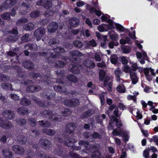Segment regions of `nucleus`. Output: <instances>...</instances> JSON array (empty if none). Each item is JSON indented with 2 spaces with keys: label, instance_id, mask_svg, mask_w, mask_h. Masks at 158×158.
<instances>
[{
  "label": "nucleus",
  "instance_id": "32",
  "mask_svg": "<svg viewBox=\"0 0 158 158\" xmlns=\"http://www.w3.org/2000/svg\"><path fill=\"white\" fill-rule=\"evenodd\" d=\"M115 28L117 31L120 32H124L125 31H129V30L127 29H125L124 27L121 24L118 23H115Z\"/></svg>",
  "mask_w": 158,
  "mask_h": 158
},
{
  "label": "nucleus",
  "instance_id": "51",
  "mask_svg": "<svg viewBox=\"0 0 158 158\" xmlns=\"http://www.w3.org/2000/svg\"><path fill=\"white\" fill-rule=\"evenodd\" d=\"M28 121L29 124L33 127H35L36 125V120L34 118H28Z\"/></svg>",
  "mask_w": 158,
  "mask_h": 158
},
{
  "label": "nucleus",
  "instance_id": "57",
  "mask_svg": "<svg viewBox=\"0 0 158 158\" xmlns=\"http://www.w3.org/2000/svg\"><path fill=\"white\" fill-rule=\"evenodd\" d=\"M121 48L124 53H128L130 52V49L127 48L126 45L121 46Z\"/></svg>",
  "mask_w": 158,
  "mask_h": 158
},
{
  "label": "nucleus",
  "instance_id": "13",
  "mask_svg": "<svg viewBox=\"0 0 158 158\" xmlns=\"http://www.w3.org/2000/svg\"><path fill=\"white\" fill-rule=\"evenodd\" d=\"M39 55L40 56L46 57V59H50L51 58H54L56 55H53L52 53H51L49 51L47 52H39Z\"/></svg>",
  "mask_w": 158,
  "mask_h": 158
},
{
  "label": "nucleus",
  "instance_id": "41",
  "mask_svg": "<svg viewBox=\"0 0 158 158\" xmlns=\"http://www.w3.org/2000/svg\"><path fill=\"white\" fill-rule=\"evenodd\" d=\"M40 12L38 10H34L30 14V17L33 18H36L40 15Z\"/></svg>",
  "mask_w": 158,
  "mask_h": 158
},
{
  "label": "nucleus",
  "instance_id": "58",
  "mask_svg": "<svg viewBox=\"0 0 158 158\" xmlns=\"http://www.w3.org/2000/svg\"><path fill=\"white\" fill-rule=\"evenodd\" d=\"M92 136L94 139H101L102 135L96 132H94L92 135Z\"/></svg>",
  "mask_w": 158,
  "mask_h": 158
},
{
  "label": "nucleus",
  "instance_id": "63",
  "mask_svg": "<svg viewBox=\"0 0 158 158\" xmlns=\"http://www.w3.org/2000/svg\"><path fill=\"white\" fill-rule=\"evenodd\" d=\"M29 37V34L27 33L22 36L21 38V40L23 42H26L27 41V40Z\"/></svg>",
  "mask_w": 158,
  "mask_h": 158
},
{
  "label": "nucleus",
  "instance_id": "61",
  "mask_svg": "<svg viewBox=\"0 0 158 158\" xmlns=\"http://www.w3.org/2000/svg\"><path fill=\"white\" fill-rule=\"evenodd\" d=\"M117 90L120 93H124L125 92V90L124 89V86L122 85V86L118 85L117 88Z\"/></svg>",
  "mask_w": 158,
  "mask_h": 158
},
{
  "label": "nucleus",
  "instance_id": "18",
  "mask_svg": "<svg viewBox=\"0 0 158 158\" xmlns=\"http://www.w3.org/2000/svg\"><path fill=\"white\" fill-rule=\"evenodd\" d=\"M24 67L28 69H32L34 68V64L30 60H25L23 62Z\"/></svg>",
  "mask_w": 158,
  "mask_h": 158
},
{
  "label": "nucleus",
  "instance_id": "12",
  "mask_svg": "<svg viewBox=\"0 0 158 158\" xmlns=\"http://www.w3.org/2000/svg\"><path fill=\"white\" fill-rule=\"evenodd\" d=\"M12 150L16 154L19 155H23L25 152V149L23 147L17 145L13 146Z\"/></svg>",
  "mask_w": 158,
  "mask_h": 158
},
{
  "label": "nucleus",
  "instance_id": "10",
  "mask_svg": "<svg viewBox=\"0 0 158 158\" xmlns=\"http://www.w3.org/2000/svg\"><path fill=\"white\" fill-rule=\"evenodd\" d=\"M75 127L76 124L74 123L66 124L65 126V132L66 133H72L74 131Z\"/></svg>",
  "mask_w": 158,
  "mask_h": 158
},
{
  "label": "nucleus",
  "instance_id": "64",
  "mask_svg": "<svg viewBox=\"0 0 158 158\" xmlns=\"http://www.w3.org/2000/svg\"><path fill=\"white\" fill-rule=\"evenodd\" d=\"M128 35L132 39L135 40L136 38L135 31H133L132 33L129 32Z\"/></svg>",
  "mask_w": 158,
  "mask_h": 158
},
{
  "label": "nucleus",
  "instance_id": "14",
  "mask_svg": "<svg viewBox=\"0 0 158 158\" xmlns=\"http://www.w3.org/2000/svg\"><path fill=\"white\" fill-rule=\"evenodd\" d=\"M17 2L16 0H6L3 5V6L5 8H8L14 6Z\"/></svg>",
  "mask_w": 158,
  "mask_h": 158
},
{
  "label": "nucleus",
  "instance_id": "62",
  "mask_svg": "<svg viewBox=\"0 0 158 158\" xmlns=\"http://www.w3.org/2000/svg\"><path fill=\"white\" fill-rule=\"evenodd\" d=\"M28 19L26 18L23 17L19 19L17 22V23H25L27 22Z\"/></svg>",
  "mask_w": 158,
  "mask_h": 158
},
{
  "label": "nucleus",
  "instance_id": "6",
  "mask_svg": "<svg viewBox=\"0 0 158 158\" xmlns=\"http://www.w3.org/2000/svg\"><path fill=\"white\" fill-rule=\"evenodd\" d=\"M45 33L44 29L42 27H40L36 30L34 32L35 36L36 37V40H39L43 37Z\"/></svg>",
  "mask_w": 158,
  "mask_h": 158
},
{
  "label": "nucleus",
  "instance_id": "53",
  "mask_svg": "<svg viewBox=\"0 0 158 158\" xmlns=\"http://www.w3.org/2000/svg\"><path fill=\"white\" fill-rule=\"evenodd\" d=\"M131 78L132 80V83L133 84H135L138 81V78L137 77L136 74L132 75L131 76Z\"/></svg>",
  "mask_w": 158,
  "mask_h": 158
},
{
  "label": "nucleus",
  "instance_id": "59",
  "mask_svg": "<svg viewBox=\"0 0 158 158\" xmlns=\"http://www.w3.org/2000/svg\"><path fill=\"white\" fill-rule=\"evenodd\" d=\"M83 136L84 139H86L92 136V134L90 132H86L83 133Z\"/></svg>",
  "mask_w": 158,
  "mask_h": 158
},
{
  "label": "nucleus",
  "instance_id": "7",
  "mask_svg": "<svg viewBox=\"0 0 158 158\" xmlns=\"http://www.w3.org/2000/svg\"><path fill=\"white\" fill-rule=\"evenodd\" d=\"M76 142L77 140L74 138H68L65 140V144L68 147L71 146L73 149L77 150L80 148V147L73 146V143Z\"/></svg>",
  "mask_w": 158,
  "mask_h": 158
},
{
  "label": "nucleus",
  "instance_id": "47",
  "mask_svg": "<svg viewBox=\"0 0 158 158\" xmlns=\"http://www.w3.org/2000/svg\"><path fill=\"white\" fill-rule=\"evenodd\" d=\"M99 74V78L100 81H103L106 75L105 72L104 70L101 69L100 70Z\"/></svg>",
  "mask_w": 158,
  "mask_h": 158
},
{
  "label": "nucleus",
  "instance_id": "60",
  "mask_svg": "<svg viewBox=\"0 0 158 158\" xmlns=\"http://www.w3.org/2000/svg\"><path fill=\"white\" fill-rule=\"evenodd\" d=\"M53 88L54 89L56 92H59L61 93L63 92L62 90V88L59 85L57 86H54Z\"/></svg>",
  "mask_w": 158,
  "mask_h": 158
},
{
  "label": "nucleus",
  "instance_id": "39",
  "mask_svg": "<svg viewBox=\"0 0 158 158\" xmlns=\"http://www.w3.org/2000/svg\"><path fill=\"white\" fill-rule=\"evenodd\" d=\"M34 101L40 107H45L47 106V104H46V101H38L37 99H34Z\"/></svg>",
  "mask_w": 158,
  "mask_h": 158
},
{
  "label": "nucleus",
  "instance_id": "15",
  "mask_svg": "<svg viewBox=\"0 0 158 158\" xmlns=\"http://www.w3.org/2000/svg\"><path fill=\"white\" fill-rule=\"evenodd\" d=\"M30 77L33 79H37L38 80L41 81H44V77H45L44 74L41 75L40 74L35 73H32L30 74Z\"/></svg>",
  "mask_w": 158,
  "mask_h": 158
},
{
  "label": "nucleus",
  "instance_id": "37",
  "mask_svg": "<svg viewBox=\"0 0 158 158\" xmlns=\"http://www.w3.org/2000/svg\"><path fill=\"white\" fill-rule=\"evenodd\" d=\"M31 103V102L29 99L26 98H24L21 100L20 103L22 105L27 106L30 105Z\"/></svg>",
  "mask_w": 158,
  "mask_h": 158
},
{
  "label": "nucleus",
  "instance_id": "54",
  "mask_svg": "<svg viewBox=\"0 0 158 158\" xmlns=\"http://www.w3.org/2000/svg\"><path fill=\"white\" fill-rule=\"evenodd\" d=\"M87 45L88 46L94 47L96 46L97 43L94 39H92L91 40L89 41Z\"/></svg>",
  "mask_w": 158,
  "mask_h": 158
},
{
  "label": "nucleus",
  "instance_id": "23",
  "mask_svg": "<svg viewBox=\"0 0 158 158\" xmlns=\"http://www.w3.org/2000/svg\"><path fill=\"white\" fill-rule=\"evenodd\" d=\"M2 154L5 158H11L12 157V152L8 149H5L2 150Z\"/></svg>",
  "mask_w": 158,
  "mask_h": 158
},
{
  "label": "nucleus",
  "instance_id": "22",
  "mask_svg": "<svg viewBox=\"0 0 158 158\" xmlns=\"http://www.w3.org/2000/svg\"><path fill=\"white\" fill-rule=\"evenodd\" d=\"M83 63L85 66L89 69H93L95 66V63L91 60H85L83 61Z\"/></svg>",
  "mask_w": 158,
  "mask_h": 158
},
{
  "label": "nucleus",
  "instance_id": "48",
  "mask_svg": "<svg viewBox=\"0 0 158 158\" xmlns=\"http://www.w3.org/2000/svg\"><path fill=\"white\" fill-rule=\"evenodd\" d=\"M100 153L97 150H95L92 153L91 158H100Z\"/></svg>",
  "mask_w": 158,
  "mask_h": 158
},
{
  "label": "nucleus",
  "instance_id": "16",
  "mask_svg": "<svg viewBox=\"0 0 158 158\" xmlns=\"http://www.w3.org/2000/svg\"><path fill=\"white\" fill-rule=\"evenodd\" d=\"M29 7L27 3L23 2L20 8L19 13L22 15H25L27 13V10Z\"/></svg>",
  "mask_w": 158,
  "mask_h": 158
},
{
  "label": "nucleus",
  "instance_id": "17",
  "mask_svg": "<svg viewBox=\"0 0 158 158\" xmlns=\"http://www.w3.org/2000/svg\"><path fill=\"white\" fill-rule=\"evenodd\" d=\"M52 50L54 51V52H51L52 53L53 55H56L55 58L58 56L61 53H64L65 52L64 49L61 47H57L56 48H53Z\"/></svg>",
  "mask_w": 158,
  "mask_h": 158
},
{
  "label": "nucleus",
  "instance_id": "20",
  "mask_svg": "<svg viewBox=\"0 0 158 158\" xmlns=\"http://www.w3.org/2000/svg\"><path fill=\"white\" fill-rule=\"evenodd\" d=\"M41 89L40 86L38 85H30L27 88V90L29 93H33L38 91Z\"/></svg>",
  "mask_w": 158,
  "mask_h": 158
},
{
  "label": "nucleus",
  "instance_id": "40",
  "mask_svg": "<svg viewBox=\"0 0 158 158\" xmlns=\"http://www.w3.org/2000/svg\"><path fill=\"white\" fill-rule=\"evenodd\" d=\"M35 45L31 44H27L25 45V48L27 50H33L34 51L36 50L37 48H35Z\"/></svg>",
  "mask_w": 158,
  "mask_h": 158
},
{
  "label": "nucleus",
  "instance_id": "30",
  "mask_svg": "<svg viewBox=\"0 0 158 158\" xmlns=\"http://www.w3.org/2000/svg\"><path fill=\"white\" fill-rule=\"evenodd\" d=\"M15 67V70L17 72V76L19 77L22 78L24 75L25 73L19 66L17 65Z\"/></svg>",
  "mask_w": 158,
  "mask_h": 158
},
{
  "label": "nucleus",
  "instance_id": "21",
  "mask_svg": "<svg viewBox=\"0 0 158 158\" xmlns=\"http://www.w3.org/2000/svg\"><path fill=\"white\" fill-rule=\"evenodd\" d=\"M69 23L70 25L72 27H76L79 25L78 19L75 17L70 19Z\"/></svg>",
  "mask_w": 158,
  "mask_h": 158
},
{
  "label": "nucleus",
  "instance_id": "29",
  "mask_svg": "<svg viewBox=\"0 0 158 158\" xmlns=\"http://www.w3.org/2000/svg\"><path fill=\"white\" fill-rule=\"evenodd\" d=\"M43 133L49 136L54 135L56 133L55 131L50 129L45 128L43 131Z\"/></svg>",
  "mask_w": 158,
  "mask_h": 158
},
{
  "label": "nucleus",
  "instance_id": "28",
  "mask_svg": "<svg viewBox=\"0 0 158 158\" xmlns=\"http://www.w3.org/2000/svg\"><path fill=\"white\" fill-rule=\"evenodd\" d=\"M93 114L92 110L91 109L88 110L83 113L81 115V118L82 119L86 118L88 117H90Z\"/></svg>",
  "mask_w": 158,
  "mask_h": 158
},
{
  "label": "nucleus",
  "instance_id": "45",
  "mask_svg": "<svg viewBox=\"0 0 158 158\" xmlns=\"http://www.w3.org/2000/svg\"><path fill=\"white\" fill-rule=\"evenodd\" d=\"M0 80L3 82H8L10 80V77L6 75L0 74Z\"/></svg>",
  "mask_w": 158,
  "mask_h": 158
},
{
  "label": "nucleus",
  "instance_id": "50",
  "mask_svg": "<svg viewBox=\"0 0 158 158\" xmlns=\"http://www.w3.org/2000/svg\"><path fill=\"white\" fill-rule=\"evenodd\" d=\"M115 74L116 77V79L117 81H119L120 80V76L121 74V70L119 68H118L114 72Z\"/></svg>",
  "mask_w": 158,
  "mask_h": 158
},
{
  "label": "nucleus",
  "instance_id": "38",
  "mask_svg": "<svg viewBox=\"0 0 158 158\" xmlns=\"http://www.w3.org/2000/svg\"><path fill=\"white\" fill-rule=\"evenodd\" d=\"M67 78L70 81L74 83L77 82L78 81L77 77L73 74L68 75L67 76Z\"/></svg>",
  "mask_w": 158,
  "mask_h": 158
},
{
  "label": "nucleus",
  "instance_id": "2",
  "mask_svg": "<svg viewBox=\"0 0 158 158\" xmlns=\"http://www.w3.org/2000/svg\"><path fill=\"white\" fill-rule=\"evenodd\" d=\"M80 102L79 100L76 98H73L70 100L66 99L63 102L65 106L70 107L78 106L80 105Z\"/></svg>",
  "mask_w": 158,
  "mask_h": 158
},
{
  "label": "nucleus",
  "instance_id": "49",
  "mask_svg": "<svg viewBox=\"0 0 158 158\" xmlns=\"http://www.w3.org/2000/svg\"><path fill=\"white\" fill-rule=\"evenodd\" d=\"M66 64L65 62L61 60H58L55 64L56 67L60 68L64 67Z\"/></svg>",
  "mask_w": 158,
  "mask_h": 158
},
{
  "label": "nucleus",
  "instance_id": "3",
  "mask_svg": "<svg viewBox=\"0 0 158 158\" xmlns=\"http://www.w3.org/2000/svg\"><path fill=\"white\" fill-rule=\"evenodd\" d=\"M112 134L114 135L122 136L125 142H127L128 140L127 133L120 127L118 128V129H114L112 132Z\"/></svg>",
  "mask_w": 158,
  "mask_h": 158
},
{
  "label": "nucleus",
  "instance_id": "34",
  "mask_svg": "<svg viewBox=\"0 0 158 158\" xmlns=\"http://www.w3.org/2000/svg\"><path fill=\"white\" fill-rule=\"evenodd\" d=\"M73 44L74 46L77 48H82L83 46V43L78 40L74 41Z\"/></svg>",
  "mask_w": 158,
  "mask_h": 158
},
{
  "label": "nucleus",
  "instance_id": "19",
  "mask_svg": "<svg viewBox=\"0 0 158 158\" xmlns=\"http://www.w3.org/2000/svg\"><path fill=\"white\" fill-rule=\"evenodd\" d=\"M17 143L21 145L25 144L27 142L26 137L21 135H19L17 137Z\"/></svg>",
  "mask_w": 158,
  "mask_h": 158
},
{
  "label": "nucleus",
  "instance_id": "52",
  "mask_svg": "<svg viewBox=\"0 0 158 158\" xmlns=\"http://www.w3.org/2000/svg\"><path fill=\"white\" fill-rule=\"evenodd\" d=\"M62 115L64 116H68L70 115L72 113L71 111L68 109L65 108L64 110L62 112Z\"/></svg>",
  "mask_w": 158,
  "mask_h": 158
},
{
  "label": "nucleus",
  "instance_id": "43",
  "mask_svg": "<svg viewBox=\"0 0 158 158\" xmlns=\"http://www.w3.org/2000/svg\"><path fill=\"white\" fill-rule=\"evenodd\" d=\"M40 124L44 127H48L51 125V123L48 121H44L43 120L39 122Z\"/></svg>",
  "mask_w": 158,
  "mask_h": 158
},
{
  "label": "nucleus",
  "instance_id": "31",
  "mask_svg": "<svg viewBox=\"0 0 158 158\" xmlns=\"http://www.w3.org/2000/svg\"><path fill=\"white\" fill-rule=\"evenodd\" d=\"M34 24L32 23H29L23 26L24 29L27 31H31L34 29Z\"/></svg>",
  "mask_w": 158,
  "mask_h": 158
},
{
  "label": "nucleus",
  "instance_id": "33",
  "mask_svg": "<svg viewBox=\"0 0 158 158\" xmlns=\"http://www.w3.org/2000/svg\"><path fill=\"white\" fill-rule=\"evenodd\" d=\"M16 122L21 126H25L27 123V120L26 119L22 118H18L15 120Z\"/></svg>",
  "mask_w": 158,
  "mask_h": 158
},
{
  "label": "nucleus",
  "instance_id": "56",
  "mask_svg": "<svg viewBox=\"0 0 158 158\" xmlns=\"http://www.w3.org/2000/svg\"><path fill=\"white\" fill-rule=\"evenodd\" d=\"M51 2L48 0H45L44 6L47 9H49L51 7Z\"/></svg>",
  "mask_w": 158,
  "mask_h": 158
},
{
  "label": "nucleus",
  "instance_id": "8",
  "mask_svg": "<svg viewBox=\"0 0 158 158\" xmlns=\"http://www.w3.org/2000/svg\"><path fill=\"white\" fill-rule=\"evenodd\" d=\"M41 95L42 97L50 100L53 98L55 95V93L51 90H47L43 92Z\"/></svg>",
  "mask_w": 158,
  "mask_h": 158
},
{
  "label": "nucleus",
  "instance_id": "55",
  "mask_svg": "<svg viewBox=\"0 0 158 158\" xmlns=\"http://www.w3.org/2000/svg\"><path fill=\"white\" fill-rule=\"evenodd\" d=\"M78 144L80 146L84 145L86 148H87L89 145V143L84 140H81L79 141Z\"/></svg>",
  "mask_w": 158,
  "mask_h": 158
},
{
  "label": "nucleus",
  "instance_id": "26",
  "mask_svg": "<svg viewBox=\"0 0 158 158\" xmlns=\"http://www.w3.org/2000/svg\"><path fill=\"white\" fill-rule=\"evenodd\" d=\"M41 116L43 118H47L48 117L52 115L53 113L52 111L45 110L40 112Z\"/></svg>",
  "mask_w": 158,
  "mask_h": 158
},
{
  "label": "nucleus",
  "instance_id": "9",
  "mask_svg": "<svg viewBox=\"0 0 158 158\" xmlns=\"http://www.w3.org/2000/svg\"><path fill=\"white\" fill-rule=\"evenodd\" d=\"M3 116L7 119H11L14 118L15 116V112L10 110H5L2 113Z\"/></svg>",
  "mask_w": 158,
  "mask_h": 158
},
{
  "label": "nucleus",
  "instance_id": "11",
  "mask_svg": "<svg viewBox=\"0 0 158 158\" xmlns=\"http://www.w3.org/2000/svg\"><path fill=\"white\" fill-rule=\"evenodd\" d=\"M58 27V23L56 22L52 21L49 24L48 30L51 33L55 32Z\"/></svg>",
  "mask_w": 158,
  "mask_h": 158
},
{
  "label": "nucleus",
  "instance_id": "5",
  "mask_svg": "<svg viewBox=\"0 0 158 158\" xmlns=\"http://www.w3.org/2000/svg\"><path fill=\"white\" fill-rule=\"evenodd\" d=\"M40 143L41 147L45 149H49L52 146L51 141L45 138H41Z\"/></svg>",
  "mask_w": 158,
  "mask_h": 158
},
{
  "label": "nucleus",
  "instance_id": "1",
  "mask_svg": "<svg viewBox=\"0 0 158 158\" xmlns=\"http://www.w3.org/2000/svg\"><path fill=\"white\" fill-rule=\"evenodd\" d=\"M69 62L70 64L69 66V70L71 72L75 74H79L80 73V69H78V67L82 68V66L77 64V62H79L80 60H69Z\"/></svg>",
  "mask_w": 158,
  "mask_h": 158
},
{
  "label": "nucleus",
  "instance_id": "42",
  "mask_svg": "<svg viewBox=\"0 0 158 158\" xmlns=\"http://www.w3.org/2000/svg\"><path fill=\"white\" fill-rule=\"evenodd\" d=\"M12 126V124L10 122H8L7 123H5V122L4 121L3 123H2V124H1V125L0 127L3 128L8 129L10 128Z\"/></svg>",
  "mask_w": 158,
  "mask_h": 158
},
{
  "label": "nucleus",
  "instance_id": "46",
  "mask_svg": "<svg viewBox=\"0 0 158 158\" xmlns=\"http://www.w3.org/2000/svg\"><path fill=\"white\" fill-rule=\"evenodd\" d=\"M1 17L4 20H9L10 19V13L8 12L4 13L2 14Z\"/></svg>",
  "mask_w": 158,
  "mask_h": 158
},
{
  "label": "nucleus",
  "instance_id": "44",
  "mask_svg": "<svg viewBox=\"0 0 158 158\" xmlns=\"http://www.w3.org/2000/svg\"><path fill=\"white\" fill-rule=\"evenodd\" d=\"M107 23H109L107 25L108 28L109 29H113L115 28L114 26L113 23V22L111 19H108L107 21Z\"/></svg>",
  "mask_w": 158,
  "mask_h": 158
},
{
  "label": "nucleus",
  "instance_id": "36",
  "mask_svg": "<svg viewBox=\"0 0 158 158\" xmlns=\"http://www.w3.org/2000/svg\"><path fill=\"white\" fill-rule=\"evenodd\" d=\"M111 118L116 123V126L118 128H120L122 126L121 121H119L118 119L116 118L114 115H112Z\"/></svg>",
  "mask_w": 158,
  "mask_h": 158
},
{
  "label": "nucleus",
  "instance_id": "27",
  "mask_svg": "<svg viewBox=\"0 0 158 158\" xmlns=\"http://www.w3.org/2000/svg\"><path fill=\"white\" fill-rule=\"evenodd\" d=\"M69 54L72 57H81L83 55L81 52L77 50H73L70 51L69 52Z\"/></svg>",
  "mask_w": 158,
  "mask_h": 158
},
{
  "label": "nucleus",
  "instance_id": "25",
  "mask_svg": "<svg viewBox=\"0 0 158 158\" xmlns=\"http://www.w3.org/2000/svg\"><path fill=\"white\" fill-rule=\"evenodd\" d=\"M120 43L122 45H124L126 44L130 45L132 44L133 42L131 40L130 38L127 36L124 39H121L119 41Z\"/></svg>",
  "mask_w": 158,
  "mask_h": 158
},
{
  "label": "nucleus",
  "instance_id": "4",
  "mask_svg": "<svg viewBox=\"0 0 158 158\" xmlns=\"http://www.w3.org/2000/svg\"><path fill=\"white\" fill-rule=\"evenodd\" d=\"M53 152L60 156L65 157L67 156V151L63 148L57 147L54 149Z\"/></svg>",
  "mask_w": 158,
  "mask_h": 158
},
{
  "label": "nucleus",
  "instance_id": "35",
  "mask_svg": "<svg viewBox=\"0 0 158 158\" xmlns=\"http://www.w3.org/2000/svg\"><path fill=\"white\" fill-rule=\"evenodd\" d=\"M1 86L2 88L5 89H8L10 90H13L12 85L10 84L2 83L1 84Z\"/></svg>",
  "mask_w": 158,
  "mask_h": 158
},
{
  "label": "nucleus",
  "instance_id": "24",
  "mask_svg": "<svg viewBox=\"0 0 158 158\" xmlns=\"http://www.w3.org/2000/svg\"><path fill=\"white\" fill-rule=\"evenodd\" d=\"M17 112L20 114L22 115H26L28 113V110L27 108L21 106L18 108L17 110Z\"/></svg>",
  "mask_w": 158,
  "mask_h": 158
}]
</instances>
